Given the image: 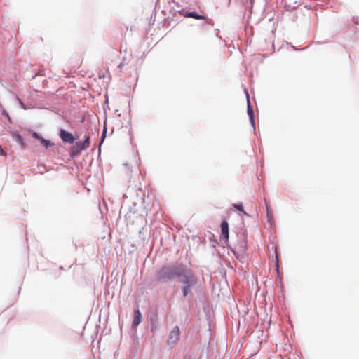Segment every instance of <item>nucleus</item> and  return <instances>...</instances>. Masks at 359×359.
Returning a JSON list of instances; mask_svg holds the SVG:
<instances>
[{
    "instance_id": "obj_1",
    "label": "nucleus",
    "mask_w": 359,
    "mask_h": 359,
    "mask_svg": "<svg viewBox=\"0 0 359 359\" xmlns=\"http://www.w3.org/2000/svg\"><path fill=\"white\" fill-rule=\"evenodd\" d=\"M183 264L177 266L172 265L162 267L158 272L157 277L159 280H165L175 278H179L182 273Z\"/></svg>"
},
{
    "instance_id": "obj_2",
    "label": "nucleus",
    "mask_w": 359,
    "mask_h": 359,
    "mask_svg": "<svg viewBox=\"0 0 359 359\" xmlns=\"http://www.w3.org/2000/svg\"><path fill=\"white\" fill-rule=\"evenodd\" d=\"M179 278L181 283L185 286H193L196 283V278L189 269H187L185 266H183L182 273L179 276Z\"/></svg>"
},
{
    "instance_id": "obj_3",
    "label": "nucleus",
    "mask_w": 359,
    "mask_h": 359,
    "mask_svg": "<svg viewBox=\"0 0 359 359\" xmlns=\"http://www.w3.org/2000/svg\"><path fill=\"white\" fill-rule=\"evenodd\" d=\"M90 147V137L86 136L83 142H77L73 145L69 151L70 156L74 158L79 156L83 150L88 149Z\"/></svg>"
},
{
    "instance_id": "obj_4",
    "label": "nucleus",
    "mask_w": 359,
    "mask_h": 359,
    "mask_svg": "<svg viewBox=\"0 0 359 359\" xmlns=\"http://www.w3.org/2000/svg\"><path fill=\"white\" fill-rule=\"evenodd\" d=\"M180 330L178 326H175L173 327L172 331L170 332L169 337L167 340V343L168 345L173 346L175 345L180 339Z\"/></svg>"
},
{
    "instance_id": "obj_5",
    "label": "nucleus",
    "mask_w": 359,
    "mask_h": 359,
    "mask_svg": "<svg viewBox=\"0 0 359 359\" xmlns=\"http://www.w3.org/2000/svg\"><path fill=\"white\" fill-rule=\"evenodd\" d=\"M60 137L62 139V140L65 142L68 143H73L75 140V138L74 137L73 135L64 129L60 130Z\"/></svg>"
},
{
    "instance_id": "obj_6",
    "label": "nucleus",
    "mask_w": 359,
    "mask_h": 359,
    "mask_svg": "<svg viewBox=\"0 0 359 359\" xmlns=\"http://www.w3.org/2000/svg\"><path fill=\"white\" fill-rule=\"evenodd\" d=\"M221 231L224 238L229 240V224L226 220H224L221 224Z\"/></svg>"
},
{
    "instance_id": "obj_7",
    "label": "nucleus",
    "mask_w": 359,
    "mask_h": 359,
    "mask_svg": "<svg viewBox=\"0 0 359 359\" xmlns=\"http://www.w3.org/2000/svg\"><path fill=\"white\" fill-rule=\"evenodd\" d=\"M142 315L139 310L135 311V315L133 320V326H137L141 322Z\"/></svg>"
},
{
    "instance_id": "obj_8",
    "label": "nucleus",
    "mask_w": 359,
    "mask_h": 359,
    "mask_svg": "<svg viewBox=\"0 0 359 359\" xmlns=\"http://www.w3.org/2000/svg\"><path fill=\"white\" fill-rule=\"evenodd\" d=\"M184 17L186 18H191L196 20H203L205 18V16L198 14L196 12H187L184 15Z\"/></svg>"
},
{
    "instance_id": "obj_9",
    "label": "nucleus",
    "mask_w": 359,
    "mask_h": 359,
    "mask_svg": "<svg viewBox=\"0 0 359 359\" xmlns=\"http://www.w3.org/2000/svg\"><path fill=\"white\" fill-rule=\"evenodd\" d=\"M41 143L47 149L50 146L53 145V144L51 143L49 140H45L44 138H43L42 137H41V139L39 140Z\"/></svg>"
},
{
    "instance_id": "obj_10",
    "label": "nucleus",
    "mask_w": 359,
    "mask_h": 359,
    "mask_svg": "<svg viewBox=\"0 0 359 359\" xmlns=\"http://www.w3.org/2000/svg\"><path fill=\"white\" fill-rule=\"evenodd\" d=\"M191 286H184L183 288H182V291H183V294L184 296H187L188 294L190 292V287Z\"/></svg>"
},
{
    "instance_id": "obj_11",
    "label": "nucleus",
    "mask_w": 359,
    "mask_h": 359,
    "mask_svg": "<svg viewBox=\"0 0 359 359\" xmlns=\"http://www.w3.org/2000/svg\"><path fill=\"white\" fill-rule=\"evenodd\" d=\"M15 136H16L18 142L21 144L22 147H24L25 143H24L22 137L21 135H20L19 134H16Z\"/></svg>"
},
{
    "instance_id": "obj_12",
    "label": "nucleus",
    "mask_w": 359,
    "mask_h": 359,
    "mask_svg": "<svg viewBox=\"0 0 359 359\" xmlns=\"http://www.w3.org/2000/svg\"><path fill=\"white\" fill-rule=\"evenodd\" d=\"M233 205L238 210L243 212L245 214H246V212L243 211V205L241 204H233Z\"/></svg>"
},
{
    "instance_id": "obj_13",
    "label": "nucleus",
    "mask_w": 359,
    "mask_h": 359,
    "mask_svg": "<svg viewBox=\"0 0 359 359\" xmlns=\"http://www.w3.org/2000/svg\"><path fill=\"white\" fill-rule=\"evenodd\" d=\"M32 137H34V138H36V139H37V140H39V139H41V136H40V135H39V133H37L36 132H34V133H32Z\"/></svg>"
},
{
    "instance_id": "obj_14",
    "label": "nucleus",
    "mask_w": 359,
    "mask_h": 359,
    "mask_svg": "<svg viewBox=\"0 0 359 359\" xmlns=\"http://www.w3.org/2000/svg\"><path fill=\"white\" fill-rule=\"evenodd\" d=\"M248 112L250 113V116L252 115V110L250 109V101L248 100Z\"/></svg>"
},
{
    "instance_id": "obj_15",
    "label": "nucleus",
    "mask_w": 359,
    "mask_h": 359,
    "mask_svg": "<svg viewBox=\"0 0 359 359\" xmlns=\"http://www.w3.org/2000/svg\"><path fill=\"white\" fill-rule=\"evenodd\" d=\"M275 252H276V259L278 260V251H277V248H276V249H275Z\"/></svg>"
},
{
    "instance_id": "obj_16",
    "label": "nucleus",
    "mask_w": 359,
    "mask_h": 359,
    "mask_svg": "<svg viewBox=\"0 0 359 359\" xmlns=\"http://www.w3.org/2000/svg\"><path fill=\"white\" fill-rule=\"evenodd\" d=\"M183 359H191L189 356H184Z\"/></svg>"
}]
</instances>
